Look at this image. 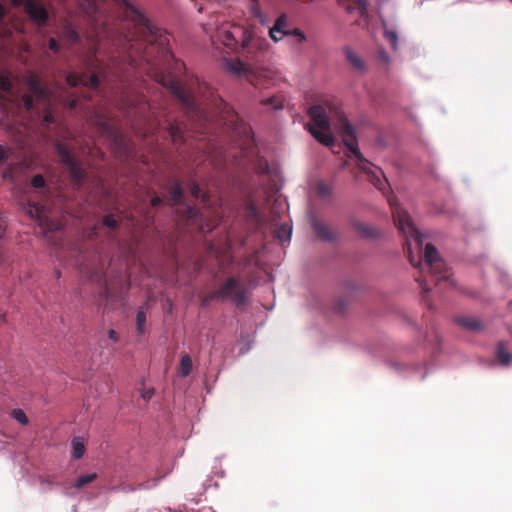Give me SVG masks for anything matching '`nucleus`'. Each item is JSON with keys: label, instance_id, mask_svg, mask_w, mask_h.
<instances>
[{"label": "nucleus", "instance_id": "1", "mask_svg": "<svg viewBox=\"0 0 512 512\" xmlns=\"http://www.w3.org/2000/svg\"><path fill=\"white\" fill-rule=\"evenodd\" d=\"M97 38V47L87 64L88 73L71 72L66 76L70 87L83 86L96 90L111 73L126 71V66L142 69L168 86L187 110L189 118L206 121L200 101L215 102L213 90L204 82L195 80L189 87L171 74L180 71L184 64L175 59L169 47V35L151 22L128 0H86Z\"/></svg>", "mask_w": 512, "mask_h": 512}, {"label": "nucleus", "instance_id": "2", "mask_svg": "<svg viewBox=\"0 0 512 512\" xmlns=\"http://www.w3.org/2000/svg\"><path fill=\"white\" fill-rule=\"evenodd\" d=\"M118 109L133 122L134 129L136 126H143V136L155 133L159 128L163 127L168 131L172 142L175 145H181L185 142L184 125L182 122L170 121L164 119L162 121L154 108L145 99V96L132 88H125L117 102Z\"/></svg>", "mask_w": 512, "mask_h": 512}, {"label": "nucleus", "instance_id": "3", "mask_svg": "<svg viewBox=\"0 0 512 512\" xmlns=\"http://www.w3.org/2000/svg\"><path fill=\"white\" fill-rule=\"evenodd\" d=\"M205 30L210 33L213 42H221L246 57H254L256 50H262L266 46L263 39L256 37L245 27L226 21L219 23L218 20H211L206 24Z\"/></svg>", "mask_w": 512, "mask_h": 512}, {"label": "nucleus", "instance_id": "4", "mask_svg": "<svg viewBox=\"0 0 512 512\" xmlns=\"http://www.w3.org/2000/svg\"><path fill=\"white\" fill-rule=\"evenodd\" d=\"M409 260L413 266L419 267L424 274V278H417L423 291H431L430 282H434L435 287L439 290L442 286L445 288H457L456 281L451 277L445 262L433 244L427 243L425 245L423 262L415 263L411 252H409Z\"/></svg>", "mask_w": 512, "mask_h": 512}, {"label": "nucleus", "instance_id": "5", "mask_svg": "<svg viewBox=\"0 0 512 512\" xmlns=\"http://www.w3.org/2000/svg\"><path fill=\"white\" fill-rule=\"evenodd\" d=\"M251 296L250 284L240 277H227L214 291H211L202 299V306H207L214 300L229 301L236 307H242L249 303Z\"/></svg>", "mask_w": 512, "mask_h": 512}, {"label": "nucleus", "instance_id": "6", "mask_svg": "<svg viewBox=\"0 0 512 512\" xmlns=\"http://www.w3.org/2000/svg\"><path fill=\"white\" fill-rule=\"evenodd\" d=\"M308 115L312 123L306 125L307 130L319 143L327 147H332L334 145V137L331 133L326 107L313 105L308 109Z\"/></svg>", "mask_w": 512, "mask_h": 512}, {"label": "nucleus", "instance_id": "7", "mask_svg": "<svg viewBox=\"0 0 512 512\" xmlns=\"http://www.w3.org/2000/svg\"><path fill=\"white\" fill-rule=\"evenodd\" d=\"M56 152L61 163L66 167L71 181L78 188L81 187L87 176L82 164L75 158L71 150L61 142L56 144Z\"/></svg>", "mask_w": 512, "mask_h": 512}, {"label": "nucleus", "instance_id": "8", "mask_svg": "<svg viewBox=\"0 0 512 512\" xmlns=\"http://www.w3.org/2000/svg\"><path fill=\"white\" fill-rule=\"evenodd\" d=\"M390 206L398 229L405 234L408 240H414L417 245L421 246L426 236L415 227L407 211L394 201H390Z\"/></svg>", "mask_w": 512, "mask_h": 512}, {"label": "nucleus", "instance_id": "9", "mask_svg": "<svg viewBox=\"0 0 512 512\" xmlns=\"http://www.w3.org/2000/svg\"><path fill=\"white\" fill-rule=\"evenodd\" d=\"M28 88L33 96L38 100L42 101L45 105V113L43 116V123L50 125L55 123V116L51 110L52 93L50 89L41 82V79L37 75H30L28 79Z\"/></svg>", "mask_w": 512, "mask_h": 512}, {"label": "nucleus", "instance_id": "10", "mask_svg": "<svg viewBox=\"0 0 512 512\" xmlns=\"http://www.w3.org/2000/svg\"><path fill=\"white\" fill-rule=\"evenodd\" d=\"M354 167H359L366 175L368 180L380 191L384 192L388 186L387 179L380 167L375 166L367 159H364L358 146L354 145Z\"/></svg>", "mask_w": 512, "mask_h": 512}, {"label": "nucleus", "instance_id": "11", "mask_svg": "<svg viewBox=\"0 0 512 512\" xmlns=\"http://www.w3.org/2000/svg\"><path fill=\"white\" fill-rule=\"evenodd\" d=\"M14 7H22L29 19L39 27L47 25L49 12L40 0H11Z\"/></svg>", "mask_w": 512, "mask_h": 512}, {"label": "nucleus", "instance_id": "12", "mask_svg": "<svg viewBox=\"0 0 512 512\" xmlns=\"http://www.w3.org/2000/svg\"><path fill=\"white\" fill-rule=\"evenodd\" d=\"M311 226L317 237L326 242H335L340 239L341 233L339 230H333L324 222L317 219L315 215L311 216Z\"/></svg>", "mask_w": 512, "mask_h": 512}, {"label": "nucleus", "instance_id": "13", "mask_svg": "<svg viewBox=\"0 0 512 512\" xmlns=\"http://www.w3.org/2000/svg\"><path fill=\"white\" fill-rule=\"evenodd\" d=\"M352 295V285L349 280H345L339 283L338 285V296L335 300L334 310L337 313H344L350 303Z\"/></svg>", "mask_w": 512, "mask_h": 512}, {"label": "nucleus", "instance_id": "14", "mask_svg": "<svg viewBox=\"0 0 512 512\" xmlns=\"http://www.w3.org/2000/svg\"><path fill=\"white\" fill-rule=\"evenodd\" d=\"M90 279L103 284V287L100 291V298L102 300L108 301L109 299L121 297V291H114L112 284L107 282L104 275L95 272L94 274L90 275Z\"/></svg>", "mask_w": 512, "mask_h": 512}, {"label": "nucleus", "instance_id": "15", "mask_svg": "<svg viewBox=\"0 0 512 512\" xmlns=\"http://www.w3.org/2000/svg\"><path fill=\"white\" fill-rule=\"evenodd\" d=\"M35 216L39 221V225L48 231H56L60 229V223L56 220H51L46 215L45 206L41 203L33 205Z\"/></svg>", "mask_w": 512, "mask_h": 512}, {"label": "nucleus", "instance_id": "16", "mask_svg": "<svg viewBox=\"0 0 512 512\" xmlns=\"http://www.w3.org/2000/svg\"><path fill=\"white\" fill-rule=\"evenodd\" d=\"M290 30L288 29V19L286 14H281L275 21L273 27L269 29V35L273 41L278 42L284 36H288Z\"/></svg>", "mask_w": 512, "mask_h": 512}, {"label": "nucleus", "instance_id": "17", "mask_svg": "<svg viewBox=\"0 0 512 512\" xmlns=\"http://www.w3.org/2000/svg\"><path fill=\"white\" fill-rule=\"evenodd\" d=\"M97 124L99 129L107 134L109 137L113 138L115 142H122V136L117 131V129L110 123V120L105 116L97 115Z\"/></svg>", "mask_w": 512, "mask_h": 512}, {"label": "nucleus", "instance_id": "18", "mask_svg": "<svg viewBox=\"0 0 512 512\" xmlns=\"http://www.w3.org/2000/svg\"><path fill=\"white\" fill-rule=\"evenodd\" d=\"M341 133L346 148V154L349 156L350 153H352V124L347 118L341 119Z\"/></svg>", "mask_w": 512, "mask_h": 512}, {"label": "nucleus", "instance_id": "19", "mask_svg": "<svg viewBox=\"0 0 512 512\" xmlns=\"http://www.w3.org/2000/svg\"><path fill=\"white\" fill-rule=\"evenodd\" d=\"M60 37L70 45H75L80 42L79 33L71 24L68 23L63 26Z\"/></svg>", "mask_w": 512, "mask_h": 512}, {"label": "nucleus", "instance_id": "20", "mask_svg": "<svg viewBox=\"0 0 512 512\" xmlns=\"http://www.w3.org/2000/svg\"><path fill=\"white\" fill-rule=\"evenodd\" d=\"M183 190L178 181H174L168 189V201L170 205L180 204L183 199Z\"/></svg>", "mask_w": 512, "mask_h": 512}, {"label": "nucleus", "instance_id": "21", "mask_svg": "<svg viewBox=\"0 0 512 512\" xmlns=\"http://www.w3.org/2000/svg\"><path fill=\"white\" fill-rule=\"evenodd\" d=\"M457 323L469 331L482 329V323L477 317H459Z\"/></svg>", "mask_w": 512, "mask_h": 512}, {"label": "nucleus", "instance_id": "22", "mask_svg": "<svg viewBox=\"0 0 512 512\" xmlns=\"http://www.w3.org/2000/svg\"><path fill=\"white\" fill-rule=\"evenodd\" d=\"M291 234H292V227L287 223L280 224L275 229V237L282 244L290 241Z\"/></svg>", "mask_w": 512, "mask_h": 512}, {"label": "nucleus", "instance_id": "23", "mask_svg": "<svg viewBox=\"0 0 512 512\" xmlns=\"http://www.w3.org/2000/svg\"><path fill=\"white\" fill-rule=\"evenodd\" d=\"M353 227L354 232L359 233L363 238H375L379 235V232L375 228L365 226L355 221Z\"/></svg>", "mask_w": 512, "mask_h": 512}, {"label": "nucleus", "instance_id": "24", "mask_svg": "<svg viewBox=\"0 0 512 512\" xmlns=\"http://www.w3.org/2000/svg\"><path fill=\"white\" fill-rule=\"evenodd\" d=\"M496 353L502 365L508 366L511 364L512 354L506 350L505 344L503 342L498 343Z\"/></svg>", "mask_w": 512, "mask_h": 512}, {"label": "nucleus", "instance_id": "25", "mask_svg": "<svg viewBox=\"0 0 512 512\" xmlns=\"http://www.w3.org/2000/svg\"><path fill=\"white\" fill-rule=\"evenodd\" d=\"M226 69L235 75H241L246 73L247 65L239 60L237 61H226L225 62Z\"/></svg>", "mask_w": 512, "mask_h": 512}, {"label": "nucleus", "instance_id": "26", "mask_svg": "<svg viewBox=\"0 0 512 512\" xmlns=\"http://www.w3.org/2000/svg\"><path fill=\"white\" fill-rule=\"evenodd\" d=\"M24 168L23 163L9 164L3 172V178L9 181H15L18 172H21Z\"/></svg>", "mask_w": 512, "mask_h": 512}, {"label": "nucleus", "instance_id": "27", "mask_svg": "<svg viewBox=\"0 0 512 512\" xmlns=\"http://www.w3.org/2000/svg\"><path fill=\"white\" fill-rule=\"evenodd\" d=\"M72 457L74 459H80L85 453V445L81 438L75 437L72 440Z\"/></svg>", "mask_w": 512, "mask_h": 512}, {"label": "nucleus", "instance_id": "28", "mask_svg": "<svg viewBox=\"0 0 512 512\" xmlns=\"http://www.w3.org/2000/svg\"><path fill=\"white\" fill-rule=\"evenodd\" d=\"M250 1V13L251 15L258 19L259 22L263 25L267 24V20H266V17L265 15L262 13L260 7H259V3H258V0H249Z\"/></svg>", "mask_w": 512, "mask_h": 512}, {"label": "nucleus", "instance_id": "29", "mask_svg": "<svg viewBox=\"0 0 512 512\" xmlns=\"http://www.w3.org/2000/svg\"><path fill=\"white\" fill-rule=\"evenodd\" d=\"M192 371V360L189 355H183L180 360L179 373L187 377Z\"/></svg>", "mask_w": 512, "mask_h": 512}, {"label": "nucleus", "instance_id": "30", "mask_svg": "<svg viewBox=\"0 0 512 512\" xmlns=\"http://www.w3.org/2000/svg\"><path fill=\"white\" fill-rule=\"evenodd\" d=\"M190 193L196 199H200L202 202H208V196L205 192L202 191L200 186L196 182H191L190 185Z\"/></svg>", "mask_w": 512, "mask_h": 512}, {"label": "nucleus", "instance_id": "31", "mask_svg": "<svg viewBox=\"0 0 512 512\" xmlns=\"http://www.w3.org/2000/svg\"><path fill=\"white\" fill-rule=\"evenodd\" d=\"M97 477H98V475L96 473H90V474L82 475V476L78 477V479L76 480L74 486L77 489L83 488L87 484H89V483L93 482L94 480H96Z\"/></svg>", "mask_w": 512, "mask_h": 512}, {"label": "nucleus", "instance_id": "32", "mask_svg": "<svg viewBox=\"0 0 512 512\" xmlns=\"http://www.w3.org/2000/svg\"><path fill=\"white\" fill-rule=\"evenodd\" d=\"M12 90H13V85H12V82L9 79V77L4 74H1L0 75V92H4V93L12 96Z\"/></svg>", "mask_w": 512, "mask_h": 512}, {"label": "nucleus", "instance_id": "33", "mask_svg": "<svg viewBox=\"0 0 512 512\" xmlns=\"http://www.w3.org/2000/svg\"><path fill=\"white\" fill-rule=\"evenodd\" d=\"M11 417L16 420L17 422H19L20 424L22 425H27L29 423V419L27 417V415L25 414V412L20 409V408H16V409H13L11 411Z\"/></svg>", "mask_w": 512, "mask_h": 512}, {"label": "nucleus", "instance_id": "34", "mask_svg": "<svg viewBox=\"0 0 512 512\" xmlns=\"http://www.w3.org/2000/svg\"><path fill=\"white\" fill-rule=\"evenodd\" d=\"M40 484L42 485V489L44 491L50 490L55 482V477L51 475H42L38 477Z\"/></svg>", "mask_w": 512, "mask_h": 512}, {"label": "nucleus", "instance_id": "35", "mask_svg": "<svg viewBox=\"0 0 512 512\" xmlns=\"http://www.w3.org/2000/svg\"><path fill=\"white\" fill-rule=\"evenodd\" d=\"M384 38L391 44L394 50L398 48V35L396 31L385 29Z\"/></svg>", "mask_w": 512, "mask_h": 512}, {"label": "nucleus", "instance_id": "36", "mask_svg": "<svg viewBox=\"0 0 512 512\" xmlns=\"http://www.w3.org/2000/svg\"><path fill=\"white\" fill-rule=\"evenodd\" d=\"M262 104L265 106H270L271 109L277 110L283 107L282 100L279 97H270L262 100Z\"/></svg>", "mask_w": 512, "mask_h": 512}, {"label": "nucleus", "instance_id": "37", "mask_svg": "<svg viewBox=\"0 0 512 512\" xmlns=\"http://www.w3.org/2000/svg\"><path fill=\"white\" fill-rule=\"evenodd\" d=\"M146 324V314L144 311H138L136 315V329L137 331L142 334L145 329Z\"/></svg>", "mask_w": 512, "mask_h": 512}, {"label": "nucleus", "instance_id": "38", "mask_svg": "<svg viewBox=\"0 0 512 512\" xmlns=\"http://www.w3.org/2000/svg\"><path fill=\"white\" fill-rule=\"evenodd\" d=\"M31 186L35 189H44L46 187V181L43 175L36 174L31 179Z\"/></svg>", "mask_w": 512, "mask_h": 512}, {"label": "nucleus", "instance_id": "39", "mask_svg": "<svg viewBox=\"0 0 512 512\" xmlns=\"http://www.w3.org/2000/svg\"><path fill=\"white\" fill-rule=\"evenodd\" d=\"M316 190L317 194L322 198H326L331 194L330 187L324 182H319L316 186Z\"/></svg>", "mask_w": 512, "mask_h": 512}, {"label": "nucleus", "instance_id": "40", "mask_svg": "<svg viewBox=\"0 0 512 512\" xmlns=\"http://www.w3.org/2000/svg\"><path fill=\"white\" fill-rule=\"evenodd\" d=\"M248 211H249V215L254 218V220L256 221V223L258 225H260L262 222V218H261L257 208L255 207V205L249 204Z\"/></svg>", "mask_w": 512, "mask_h": 512}, {"label": "nucleus", "instance_id": "41", "mask_svg": "<svg viewBox=\"0 0 512 512\" xmlns=\"http://www.w3.org/2000/svg\"><path fill=\"white\" fill-rule=\"evenodd\" d=\"M288 36L295 37L298 43H302L306 40L305 34L298 28L290 30Z\"/></svg>", "mask_w": 512, "mask_h": 512}, {"label": "nucleus", "instance_id": "42", "mask_svg": "<svg viewBox=\"0 0 512 512\" xmlns=\"http://www.w3.org/2000/svg\"><path fill=\"white\" fill-rule=\"evenodd\" d=\"M103 224L111 229H114L118 226V221L113 215H106L103 219Z\"/></svg>", "mask_w": 512, "mask_h": 512}, {"label": "nucleus", "instance_id": "43", "mask_svg": "<svg viewBox=\"0 0 512 512\" xmlns=\"http://www.w3.org/2000/svg\"><path fill=\"white\" fill-rule=\"evenodd\" d=\"M22 102H23V105H24L26 110L30 111V110L33 109L34 101H33L32 95H28V94L24 95L22 97Z\"/></svg>", "mask_w": 512, "mask_h": 512}, {"label": "nucleus", "instance_id": "44", "mask_svg": "<svg viewBox=\"0 0 512 512\" xmlns=\"http://www.w3.org/2000/svg\"><path fill=\"white\" fill-rule=\"evenodd\" d=\"M354 4L359 6V14L364 16L367 12V2L365 0H354Z\"/></svg>", "mask_w": 512, "mask_h": 512}, {"label": "nucleus", "instance_id": "45", "mask_svg": "<svg viewBox=\"0 0 512 512\" xmlns=\"http://www.w3.org/2000/svg\"><path fill=\"white\" fill-rule=\"evenodd\" d=\"M48 47L54 53H58L60 51V45L55 38H50L48 41Z\"/></svg>", "mask_w": 512, "mask_h": 512}, {"label": "nucleus", "instance_id": "46", "mask_svg": "<svg viewBox=\"0 0 512 512\" xmlns=\"http://www.w3.org/2000/svg\"><path fill=\"white\" fill-rule=\"evenodd\" d=\"M337 4L343 7L348 13L351 12L352 0H336Z\"/></svg>", "mask_w": 512, "mask_h": 512}, {"label": "nucleus", "instance_id": "47", "mask_svg": "<svg viewBox=\"0 0 512 512\" xmlns=\"http://www.w3.org/2000/svg\"><path fill=\"white\" fill-rule=\"evenodd\" d=\"M378 57L384 64H389L390 56L384 49L379 50Z\"/></svg>", "mask_w": 512, "mask_h": 512}, {"label": "nucleus", "instance_id": "48", "mask_svg": "<svg viewBox=\"0 0 512 512\" xmlns=\"http://www.w3.org/2000/svg\"><path fill=\"white\" fill-rule=\"evenodd\" d=\"M156 484H157V480L152 479L147 482H143V483L139 484V489H150V488L155 487Z\"/></svg>", "mask_w": 512, "mask_h": 512}, {"label": "nucleus", "instance_id": "49", "mask_svg": "<svg viewBox=\"0 0 512 512\" xmlns=\"http://www.w3.org/2000/svg\"><path fill=\"white\" fill-rule=\"evenodd\" d=\"M7 158V150L2 145H0V165H2Z\"/></svg>", "mask_w": 512, "mask_h": 512}, {"label": "nucleus", "instance_id": "50", "mask_svg": "<svg viewBox=\"0 0 512 512\" xmlns=\"http://www.w3.org/2000/svg\"><path fill=\"white\" fill-rule=\"evenodd\" d=\"M108 337L109 339H111L113 342H117L119 340V336H118V333L113 330V329H110L108 331Z\"/></svg>", "mask_w": 512, "mask_h": 512}, {"label": "nucleus", "instance_id": "51", "mask_svg": "<svg viewBox=\"0 0 512 512\" xmlns=\"http://www.w3.org/2000/svg\"><path fill=\"white\" fill-rule=\"evenodd\" d=\"M354 68L363 69L364 62L357 56L354 55Z\"/></svg>", "mask_w": 512, "mask_h": 512}, {"label": "nucleus", "instance_id": "52", "mask_svg": "<svg viewBox=\"0 0 512 512\" xmlns=\"http://www.w3.org/2000/svg\"><path fill=\"white\" fill-rule=\"evenodd\" d=\"M67 105L70 109H75L78 106V99L76 97L71 98Z\"/></svg>", "mask_w": 512, "mask_h": 512}, {"label": "nucleus", "instance_id": "53", "mask_svg": "<svg viewBox=\"0 0 512 512\" xmlns=\"http://www.w3.org/2000/svg\"><path fill=\"white\" fill-rule=\"evenodd\" d=\"M154 395V389H148L142 394L143 399L149 400Z\"/></svg>", "mask_w": 512, "mask_h": 512}, {"label": "nucleus", "instance_id": "54", "mask_svg": "<svg viewBox=\"0 0 512 512\" xmlns=\"http://www.w3.org/2000/svg\"><path fill=\"white\" fill-rule=\"evenodd\" d=\"M344 53L346 56V60L350 63H352V50L349 47L344 48Z\"/></svg>", "mask_w": 512, "mask_h": 512}, {"label": "nucleus", "instance_id": "55", "mask_svg": "<svg viewBox=\"0 0 512 512\" xmlns=\"http://www.w3.org/2000/svg\"><path fill=\"white\" fill-rule=\"evenodd\" d=\"M162 203V199L159 197V196H155L151 199V206L152 207H157L158 205H160Z\"/></svg>", "mask_w": 512, "mask_h": 512}, {"label": "nucleus", "instance_id": "56", "mask_svg": "<svg viewBox=\"0 0 512 512\" xmlns=\"http://www.w3.org/2000/svg\"><path fill=\"white\" fill-rule=\"evenodd\" d=\"M6 15V8L3 4L0 3V22L4 19Z\"/></svg>", "mask_w": 512, "mask_h": 512}, {"label": "nucleus", "instance_id": "57", "mask_svg": "<svg viewBox=\"0 0 512 512\" xmlns=\"http://www.w3.org/2000/svg\"><path fill=\"white\" fill-rule=\"evenodd\" d=\"M5 229H6V227H5L4 223H3V221L0 220V239L4 236Z\"/></svg>", "mask_w": 512, "mask_h": 512}, {"label": "nucleus", "instance_id": "58", "mask_svg": "<svg viewBox=\"0 0 512 512\" xmlns=\"http://www.w3.org/2000/svg\"><path fill=\"white\" fill-rule=\"evenodd\" d=\"M242 133L245 135L249 134V128L246 125H242L241 127Z\"/></svg>", "mask_w": 512, "mask_h": 512}, {"label": "nucleus", "instance_id": "59", "mask_svg": "<svg viewBox=\"0 0 512 512\" xmlns=\"http://www.w3.org/2000/svg\"><path fill=\"white\" fill-rule=\"evenodd\" d=\"M189 212H190V216H192V215H194V214H195L194 209H190V211H189Z\"/></svg>", "mask_w": 512, "mask_h": 512}, {"label": "nucleus", "instance_id": "60", "mask_svg": "<svg viewBox=\"0 0 512 512\" xmlns=\"http://www.w3.org/2000/svg\"><path fill=\"white\" fill-rule=\"evenodd\" d=\"M268 169V165L266 164L265 169L262 170V172H266Z\"/></svg>", "mask_w": 512, "mask_h": 512}]
</instances>
